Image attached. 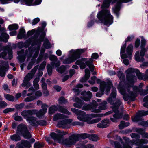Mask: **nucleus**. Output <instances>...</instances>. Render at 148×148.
<instances>
[{
  "instance_id": "nucleus-1",
  "label": "nucleus",
  "mask_w": 148,
  "mask_h": 148,
  "mask_svg": "<svg viewBox=\"0 0 148 148\" xmlns=\"http://www.w3.org/2000/svg\"><path fill=\"white\" fill-rule=\"evenodd\" d=\"M125 72L128 83L123 86H121L122 82H120L118 89H119V88H122L123 91L125 93V95H126V96H128V93L127 92V89H128L130 91V88L137 80V77L135 75V74L136 75L138 79H139L144 80V76H143L140 71L136 69L129 68Z\"/></svg>"
},
{
  "instance_id": "nucleus-2",
  "label": "nucleus",
  "mask_w": 148,
  "mask_h": 148,
  "mask_svg": "<svg viewBox=\"0 0 148 148\" xmlns=\"http://www.w3.org/2000/svg\"><path fill=\"white\" fill-rule=\"evenodd\" d=\"M71 110L74 113L77 114V116L78 119L80 121L87 122L89 124H93L96 123L100 121L101 119L98 118L92 120H91L92 118L96 117L99 116L102 117L105 115H109L112 113V111H109L104 114H92L89 115L86 114L85 112L81 111L79 110L74 108H72Z\"/></svg>"
},
{
  "instance_id": "nucleus-3",
  "label": "nucleus",
  "mask_w": 148,
  "mask_h": 148,
  "mask_svg": "<svg viewBox=\"0 0 148 148\" xmlns=\"http://www.w3.org/2000/svg\"><path fill=\"white\" fill-rule=\"evenodd\" d=\"M146 89H140L138 88L137 86H135L133 87V92L130 91L128 89H127V92L128 93V96L125 95V93L123 91L122 89L121 88H119V92L123 95V98L125 101H127L128 100L131 101H134L135 98L137 96V93L140 92L142 95H145L148 94V85L146 86Z\"/></svg>"
},
{
  "instance_id": "nucleus-4",
  "label": "nucleus",
  "mask_w": 148,
  "mask_h": 148,
  "mask_svg": "<svg viewBox=\"0 0 148 148\" xmlns=\"http://www.w3.org/2000/svg\"><path fill=\"white\" fill-rule=\"evenodd\" d=\"M107 102L103 101L100 104L98 109L97 108L98 104L96 101L93 100L91 103L89 104H85L82 108V109L84 110H90L92 112L95 113H99L101 110H104L107 108Z\"/></svg>"
},
{
  "instance_id": "nucleus-5",
  "label": "nucleus",
  "mask_w": 148,
  "mask_h": 148,
  "mask_svg": "<svg viewBox=\"0 0 148 148\" xmlns=\"http://www.w3.org/2000/svg\"><path fill=\"white\" fill-rule=\"evenodd\" d=\"M97 17L105 25H109L113 23V17L108 10H103L100 11L97 14Z\"/></svg>"
},
{
  "instance_id": "nucleus-6",
  "label": "nucleus",
  "mask_w": 148,
  "mask_h": 148,
  "mask_svg": "<svg viewBox=\"0 0 148 148\" xmlns=\"http://www.w3.org/2000/svg\"><path fill=\"white\" fill-rule=\"evenodd\" d=\"M110 97L107 99V101L112 105L113 111L117 114L118 112V107L122 103L119 99H118L114 103V101L116 97V91L115 88L112 87Z\"/></svg>"
},
{
  "instance_id": "nucleus-7",
  "label": "nucleus",
  "mask_w": 148,
  "mask_h": 148,
  "mask_svg": "<svg viewBox=\"0 0 148 148\" xmlns=\"http://www.w3.org/2000/svg\"><path fill=\"white\" fill-rule=\"evenodd\" d=\"M82 138L84 139L90 137V135L86 133L81 134L79 135ZM79 135H72L69 137L68 139L66 140L64 142V144L66 145H74L78 140Z\"/></svg>"
},
{
  "instance_id": "nucleus-8",
  "label": "nucleus",
  "mask_w": 148,
  "mask_h": 148,
  "mask_svg": "<svg viewBox=\"0 0 148 148\" xmlns=\"http://www.w3.org/2000/svg\"><path fill=\"white\" fill-rule=\"evenodd\" d=\"M85 51L84 49H78L76 51L72 50L73 53L71 57H69L64 60L63 62L64 64L71 63L73 61L79 58L81 53H84Z\"/></svg>"
},
{
  "instance_id": "nucleus-9",
  "label": "nucleus",
  "mask_w": 148,
  "mask_h": 148,
  "mask_svg": "<svg viewBox=\"0 0 148 148\" xmlns=\"http://www.w3.org/2000/svg\"><path fill=\"white\" fill-rule=\"evenodd\" d=\"M112 0H104L103 5L101 7L102 8H108L110 6V3ZM129 0H114L113 3H117V5L114 8H113V11L115 13H117L119 10V5L122 2H127Z\"/></svg>"
},
{
  "instance_id": "nucleus-10",
  "label": "nucleus",
  "mask_w": 148,
  "mask_h": 148,
  "mask_svg": "<svg viewBox=\"0 0 148 148\" xmlns=\"http://www.w3.org/2000/svg\"><path fill=\"white\" fill-rule=\"evenodd\" d=\"M112 84L111 82H109L106 85L105 82H103L100 84V89L101 92H98L96 95V96L97 97H101L103 94V92L105 89H106L107 92V95H108V93L110 90V88L112 86Z\"/></svg>"
},
{
  "instance_id": "nucleus-11",
  "label": "nucleus",
  "mask_w": 148,
  "mask_h": 148,
  "mask_svg": "<svg viewBox=\"0 0 148 148\" xmlns=\"http://www.w3.org/2000/svg\"><path fill=\"white\" fill-rule=\"evenodd\" d=\"M40 48V46L34 47L33 48H29L28 50L26 51V54L29 58L31 56L33 53H34L33 57L34 58H35L38 55Z\"/></svg>"
},
{
  "instance_id": "nucleus-12",
  "label": "nucleus",
  "mask_w": 148,
  "mask_h": 148,
  "mask_svg": "<svg viewBox=\"0 0 148 148\" xmlns=\"http://www.w3.org/2000/svg\"><path fill=\"white\" fill-rule=\"evenodd\" d=\"M147 115H148V110L139 111L136 114V116L132 117V121L134 122H138L140 121H143L141 117Z\"/></svg>"
},
{
  "instance_id": "nucleus-13",
  "label": "nucleus",
  "mask_w": 148,
  "mask_h": 148,
  "mask_svg": "<svg viewBox=\"0 0 148 148\" xmlns=\"http://www.w3.org/2000/svg\"><path fill=\"white\" fill-rule=\"evenodd\" d=\"M48 106L46 104L42 105L41 107L42 109L38 111L36 110H35L34 114H36V116L38 117H40L45 114L47 112Z\"/></svg>"
},
{
  "instance_id": "nucleus-14",
  "label": "nucleus",
  "mask_w": 148,
  "mask_h": 148,
  "mask_svg": "<svg viewBox=\"0 0 148 148\" xmlns=\"http://www.w3.org/2000/svg\"><path fill=\"white\" fill-rule=\"evenodd\" d=\"M9 68L7 62H1L0 63V75L4 77L5 74V72Z\"/></svg>"
},
{
  "instance_id": "nucleus-15",
  "label": "nucleus",
  "mask_w": 148,
  "mask_h": 148,
  "mask_svg": "<svg viewBox=\"0 0 148 148\" xmlns=\"http://www.w3.org/2000/svg\"><path fill=\"white\" fill-rule=\"evenodd\" d=\"M72 120L71 119L64 120L59 122L57 126L59 127L68 128L69 127V125L72 122Z\"/></svg>"
},
{
  "instance_id": "nucleus-16",
  "label": "nucleus",
  "mask_w": 148,
  "mask_h": 148,
  "mask_svg": "<svg viewBox=\"0 0 148 148\" xmlns=\"http://www.w3.org/2000/svg\"><path fill=\"white\" fill-rule=\"evenodd\" d=\"M33 76V75L31 73L27 74L24 78L23 82L21 85L23 87L26 86L27 88L30 87L31 84L29 81L32 78Z\"/></svg>"
},
{
  "instance_id": "nucleus-17",
  "label": "nucleus",
  "mask_w": 148,
  "mask_h": 148,
  "mask_svg": "<svg viewBox=\"0 0 148 148\" xmlns=\"http://www.w3.org/2000/svg\"><path fill=\"white\" fill-rule=\"evenodd\" d=\"M99 57L98 54L96 53H93L92 55V58L89 59V61L86 62V65L89 67L91 71L92 72L94 70V66L92 64V62L93 60L92 59H97Z\"/></svg>"
},
{
  "instance_id": "nucleus-18",
  "label": "nucleus",
  "mask_w": 148,
  "mask_h": 148,
  "mask_svg": "<svg viewBox=\"0 0 148 148\" xmlns=\"http://www.w3.org/2000/svg\"><path fill=\"white\" fill-rule=\"evenodd\" d=\"M111 144L115 146V148H132L127 143H124L122 142H121V144L117 142H114L113 141H110Z\"/></svg>"
},
{
  "instance_id": "nucleus-19",
  "label": "nucleus",
  "mask_w": 148,
  "mask_h": 148,
  "mask_svg": "<svg viewBox=\"0 0 148 148\" xmlns=\"http://www.w3.org/2000/svg\"><path fill=\"white\" fill-rule=\"evenodd\" d=\"M49 59L50 60L52 61L51 63V65L53 67L54 66L57 67L60 65V61H58L56 62H55L58 60V58L56 56L54 55H51L49 56Z\"/></svg>"
},
{
  "instance_id": "nucleus-20",
  "label": "nucleus",
  "mask_w": 148,
  "mask_h": 148,
  "mask_svg": "<svg viewBox=\"0 0 148 148\" xmlns=\"http://www.w3.org/2000/svg\"><path fill=\"white\" fill-rule=\"evenodd\" d=\"M146 42V40L145 39L143 38L142 39L140 46L141 50L140 51V55L141 56H144L145 52L148 49V47L145 48Z\"/></svg>"
},
{
  "instance_id": "nucleus-21",
  "label": "nucleus",
  "mask_w": 148,
  "mask_h": 148,
  "mask_svg": "<svg viewBox=\"0 0 148 148\" xmlns=\"http://www.w3.org/2000/svg\"><path fill=\"white\" fill-rule=\"evenodd\" d=\"M130 142L132 144L139 145L141 144L147 143H148V140L146 139H137L136 140H133L130 141Z\"/></svg>"
},
{
  "instance_id": "nucleus-22",
  "label": "nucleus",
  "mask_w": 148,
  "mask_h": 148,
  "mask_svg": "<svg viewBox=\"0 0 148 148\" xmlns=\"http://www.w3.org/2000/svg\"><path fill=\"white\" fill-rule=\"evenodd\" d=\"M35 112V110H24L21 113V114L25 119H26L27 120L28 117L29 116L32 115L34 114V113Z\"/></svg>"
},
{
  "instance_id": "nucleus-23",
  "label": "nucleus",
  "mask_w": 148,
  "mask_h": 148,
  "mask_svg": "<svg viewBox=\"0 0 148 148\" xmlns=\"http://www.w3.org/2000/svg\"><path fill=\"white\" fill-rule=\"evenodd\" d=\"M42 0H35L33 3V0H23L24 2L26 5H36L40 4Z\"/></svg>"
},
{
  "instance_id": "nucleus-24",
  "label": "nucleus",
  "mask_w": 148,
  "mask_h": 148,
  "mask_svg": "<svg viewBox=\"0 0 148 148\" xmlns=\"http://www.w3.org/2000/svg\"><path fill=\"white\" fill-rule=\"evenodd\" d=\"M27 129V127L25 125L23 124H20L17 127L16 133L17 134H22Z\"/></svg>"
},
{
  "instance_id": "nucleus-25",
  "label": "nucleus",
  "mask_w": 148,
  "mask_h": 148,
  "mask_svg": "<svg viewBox=\"0 0 148 148\" xmlns=\"http://www.w3.org/2000/svg\"><path fill=\"white\" fill-rule=\"evenodd\" d=\"M101 122V123H99L97 125V127L99 128H104L108 127V124H110V121L108 119H106L102 120Z\"/></svg>"
},
{
  "instance_id": "nucleus-26",
  "label": "nucleus",
  "mask_w": 148,
  "mask_h": 148,
  "mask_svg": "<svg viewBox=\"0 0 148 148\" xmlns=\"http://www.w3.org/2000/svg\"><path fill=\"white\" fill-rule=\"evenodd\" d=\"M73 100L74 102H76L78 103V104L74 103L73 104V106L77 108H81L82 107V105L84 103V102L83 101L81 100L78 97H75Z\"/></svg>"
},
{
  "instance_id": "nucleus-27",
  "label": "nucleus",
  "mask_w": 148,
  "mask_h": 148,
  "mask_svg": "<svg viewBox=\"0 0 148 148\" xmlns=\"http://www.w3.org/2000/svg\"><path fill=\"white\" fill-rule=\"evenodd\" d=\"M81 94L82 95L83 94H85L87 95L88 96V97L84 96L82 98V99L86 101H89L90 100L92 96V92L89 91L87 92L84 91V92H82Z\"/></svg>"
},
{
  "instance_id": "nucleus-28",
  "label": "nucleus",
  "mask_w": 148,
  "mask_h": 148,
  "mask_svg": "<svg viewBox=\"0 0 148 148\" xmlns=\"http://www.w3.org/2000/svg\"><path fill=\"white\" fill-rule=\"evenodd\" d=\"M36 119V118L32 116L27 118V120L31 125L36 126L38 125V121H37Z\"/></svg>"
},
{
  "instance_id": "nucleus-29",
  "label": "nucleus",
  "mask_w": 148,
  "mask_h": 148,
  "mask_svg": "<svg viewBox=\"0 0 148 148\" xmlns=\"http://www.w3.org/2000/svg\"><path fill=\"white\" fill-rule=\"evenodd\" d=\"M67 118V116L61 113H57L54 115L53 119L54 121H56L60 119H66Z\"/></svg>"
},
{
  "instance_id": "nucleus-30",
  "label": "nucleus",
  "mask_w": 148,
  "mask_h": 148,
  "mask_svg": "<svg viewBox=\"0 0 148 148\" xmlns=\"http://www.w3.org/2000/svg\"><path fill=\"white\" fill-rule=\"evenodd\" d=\"M133 46L132 45L130 44L128 45L126 49V52L127 56H129L130 58H131V55L133 51Z\"/></svg>"
},
{
  "instance_id": "nucleus-31",
  "label": "nucleus",
  "mask_w": 148,
  "mask_h": 148,
  "mask_svg": "<svg viewBox=\"0 0 148 148\" xmlns=\"http://www.w3.org/2000/svg\"><path fill=\"white\" fill-rule=\"evenodd\" d=\"M135 131L141 135L143 137L147 138L148 137V133L145 132V131L141 129L136 128Z\"/></svg>"
},
{
  "instance_id": "nucleus-32",
  "label": "nucleus",
  "mask_w": 148,
  "mask_h": 148,
  "mask_svg": "<svg viewBox=\"0 0 148 148\" xmlns=\"http://www.w3.org/2000/svg\"><path fill=\"white\" fill-rule=\"evenodd\" d=\"M20 143L21 146L23 147V146L29 148L31 146V145L30 142L25 140H22Z\"/></svg>"
},
{
  "instance_id": "nucleus-33",
  "label": "nucleus",
  "mask_w": 148,
  "mask_h": 148,
  "mask_svg": "<svg viewBox=\"0 0 148 148\" xmlns=\"http://www.w3.org/2000/svg\"><path fill=\"white\" fill-rule=\"evenodd\" d=\"M1 36L2 37L0 36V41L4 42H6L9 37V35L5 33H2L1 34Z\"/></svg>"
},
{
  "instance_id": "nucleus-34",
  "label": "nucleus",
  "mask_w": 148,
  "mask_h": 148,
  "mask_svg": "<svg viewBox=\"0 0 148 148\" xmlns=\"http://www.w3.org/2000/svg\"><path fill=\"white\" fill-rule=\"evenodd\" d=\"M129 58L130 59L131 58H130L129 56H127V55L126 54H123L121 56V58L124 59L123 62L126 65H128L130 63L129 60L126 58Z\"/></svg>"
},
{
  "instance_id": "nucleus-35",
  "label": "nucleus",
  "mask_w": 148,
  "mask_h": 148,
  "mask_svg": "<svg viewBox=\"0 0 148 148\" xmlns=\"http://www.w3.org/2000/svg\"><path fill=\"white\" fill-rule=\"evenodd\" d=\"M85 59H82V61L77 60L76 62V64L77 65H79L81 69H84L86 67V66L85 63L84 62H82V61H85Z\"/></svg>"
},
{
  "instance_id": "nucleus-36",
  "label": "nucleus",
  "mask_w": 148,
  "mask_h": 148,
  "mask_svg": "<svg viewBox=\"0 0 148 148\" xmlns=\"http://www.w3.org/2000/svg\"><path fill=\"white\" fill-rule=\"evenodd\" d=\"M25 30L23 28H21L20 29L19 33L17 36L18 39H20L24 37L25 35Z\"/></svg>"
},
{
  "instance_id": "nucleus-37",
  "label": "nucleus",
  "mask_w": 148,
  "mask_h": 148,
  "mask_svg": "<svg viewBox=\"0 0 148 148\" xmlns=\"http://www.w3.org/2000/svg\"><path fill=\"white\" fill-rule=\"evenodd\" d=\"M122 116V113H120L118 114H115L113 115L114 118H110V120L113 122H116L117 121V120L121 118Z\"/></svg>"
},
{
  "instance_id": "nucleus-38",
  "label": "nucleus",
  "mask_w": 148,
  "mask_h": 148,
  "mask_svg": "<svg viewBox=\"0 0 148 148\" xmlns=\"http://www.w3.org/2000/svg\"><path fill=\"white\" fill-rule=\"evenodd\" d=\"M58 110L61 113H63L68 115H69L71 114V113L69 112L67 109L65 108H64L62 106H60L59 107Z\"/></svg>"
},
{
  "instance_id": "nucleus-39",
  "label": "nucleus",
  "mask_w": 148,
  "mask_h": 148,
  "mask_svg": "<svg viewBox=\"0 0 148 148\" xmlns=\"http://www.w3.org/2000/svg\"><path fill=\"white\" fill-rule=\"evenodd\" d=\"M135 58L136 60L138 62H140L142 60V58L143 56H141L140 55V53L139 54V52L136 51L135 54Z\"/></svg>"
},
{
  "instance_id": "nucleus-40",
  "label": "nucleus",
  "mask_w": 148,
  "mask_h": 148,
  "mask_svg": "<svg viewBox=\"0 0 148 148\" xmlns=\"http://www.w3.org/2000/svg\"><path fill=\"white\" fill-rule=\"evenodd\" d=\"M130 124V123L129 122L125 123L124 121H122L121 122L119 126V128L121 130L122 129L124 128L129 126Z\"/></svg>"
},
{
  "instance_id": "nucleus-41",
  "label": "nucleus",
  "mask_w": 148,
  "mask_h": 148,
  "mask_svg": "<svg viewBox=\"0 0 148 148\" xmlns=\"http://www.w3.org/2000/svg\"><path fill=\"white\" fill-rule=\"evenodd\" d=\"M57 110V107L54 105H52L49 109V113L50 114H53Z\"/></svg>"
},
{
  "instance_id": "nucleus-42",
  "label": "nucleus",
  "mask_w": 148,
  "mask_h": 148,
  "mask_svg": "<svg viewBox=\"0 0 148 148\" xmlns=\"http://www.w3.org/2000/svg\"><path fill=\"white\" fill-rule=\"evenodd\" d=\"M10 138L12 140L15 141H19L21 139L20 136L17 134L12 135L10 136Z\"/></svg>"
},
{
  "instance_id": "nucleus-43",
  "label": "nucleus",
  "mask_w": 148,
  "mask_h": 148,
  "mask_svg": "<svg viewBox=\"0 0 148 148\" xmlns=\"http://www.w3.org/2000/svg\"><path fill=\"white\" fill-rule=\"evenodd\" d=\"M43 45L46 49H48L51 47V45L47 38H45L43 44Z\"/></svg>"
},
{
  "instance_id": "nucleus-44",
  "label": "nucleus",
  "mask_w": 148,
  "mask_h": 148,
  "mask_svg": "<svg viewBox=\"0 0 148 148\" xmlns=\"http://www.w3.org/2000/svg\"><path fill=\"white\" fill-rule=\"evenodd\" d=\"M4 48L5 49H7L8 51V59L9 60L11 59L12 57V51L11 49L10 48L9 46H6Z\"/></svg>"
},
{
  "instance_id": "nucleus-45",
  "label": "nucleus",
  "mask_w": 148,
  "mask_h": 148,
  "mask_svg": "<svg viewBox=\"0 0 148 148\" xmlns=\"http://www.w3.org/2000/svg\"><path fill=\"white\" fill-rule=\"evenodd\" d=\"M24 137L26 139H29L31 137V135L27 129V130L22 134Z\"/></svg>"
},
{
  "instance_id": "nucleus-46",
  "label": "nucleus",
  "mask_w": 148,
  "mask_h": 148,
  "mask_svg": "<svg viewBox=\"0 0 148 148\" xmlns=\"http://www.w3.org/2000/svg\"><path fill=\"white\" fill-rule=\"evenodd\" d=\"M66 69L65 67L63 65H62L60 66V67H58L57 68L56 70L58 73H62L65 71Z\"/></svg>"
},
{
  "instance_id": "nucleus-47",
  "label": "nucleus",
  "mask_w": 148,
  "mask_h": 148,
  "mask_svg": "<svg viewBox=\"0 0 148 148\" xmlns=\"http://www.w3.org/2000/svg\"><path fill=\"white\" fill-rule=\"evenodd\" d=\"M18 28V26L16 24H13L10 25L8 27L9 29L10 30L17 29Z\"/></svg>"
},
{
  "instance_id": "nucleus-48",
  "label": "nucleus",
  "mask_w": 148,
  "mask_h": 148,
  "mask_svg": "<svg viewBox=\"0 0 148 148\" xmlns=\"http://www.w3.org/2000/svg\"><path fill=\"white\" fill-rule=\"evenodd\" d=\"M58 102L60 104H65L67 102V101L64 97H61L59 99Z\"/></svg>"
},
{
  "instance_id": "nucleus-49",
  "label": "nucleus",
  "mask_w": 148,
  "mask_h": 148,
  "mask_svg": "<svg viewBox=\"0 0 148 148\" xmlns=\"http://www.w3.org/2000/svg\"><path fill=\"white\" fill-rule=\"evenodd\" d=\"M89 139L93 141H97L99 139V138L96 135L92 134L90 135Z\"/></svg>"
},
{
  "instance_id": "nucleus-50",
  "label": "nucleus",
  "mask_w": 148,
  "mask_h": 148,
  "mask_svg": "<svg viewBox=\"0 0 148 148\" xmlns=\"http://www.w3.org/2000/svg\"><path fill=\"white\" fill-rule=\"evenodd\" d=\"M52 65L48 64L47 66V71L49 75H51L52 73V69L53 68Z\"/></svg>"
},
{
  "instance_id": "nucleus-51",
  "label": "nucleus",
  "mask_w": 148,
  "mask_h": 148,
  "mask_svg": "<svg viewBox=\"0 0 148 148\" xmlns=\"http://www.w3.org/2000/svg\"><path fill=\"white\" fill-rule=\"evenodd\" d=\"M5 97L6 99L9 101H13L14 100V97L9 94H7L5 95Z\"/></svg>"
},
{
  "instance_id": "nucleus-52",
  "label": "nucleus",
  "mask_w": 148,
  "mask_h": 148,
  "mask_svg": "<svg viewBox=\"0 0 148 148\" xmlns=\"http://www.w3.org/2000/svg\"><path fill=\"white\" fill-rule=\"evenodd\" d=\"M44 145L43 143H40L39 142L36 143L34 145L35 148H40L43 147Z\"/></svg>"
},
{
  "instance_id": "nucleus-53",
  "label": "nucleus",
  "mask_w": 148,
  "mask_h": 148,
  "mask_svg": "<svg viewBox=\"0 0 148 148\" xmlns=\"http://www.w3.org/2000/svg\"><path fill=\"white\" fill-rule=\"evenodd\" d=\"M143 101L145 103L143 104V106L145 107L148 108V95L144 97Z\"/></svg>"
},
{
  "instance_id": "nucleus-54",
  "label": "nucleus",
  "mask_w": 148,
  "mask_h": 148,
  "mask_svg": "<svg viewBox=\"0 0 148 148\" xmlns=\"http://www.w3.org/2000/svg\"><path fill=\"white\" fill-rule=\"evenodd\" d=\"M36 98V97L34 96L29 97L26 98L25 99V101L28 102L33 101Z\"/></svg>"
},
{
  "instance_id": "nucleus-55",
  "label": "nucleus",
  "mask_w": 148,
  "mask_h": 148,
  "mask_svg": "<svg viewBox=\"0 0 148 148\" xmlns=\"http://www.w3.org/2000/svg\"><path fill=\"white\" fill-rule=\"evenodd\" d=\"M118 76L121 80H123L125 78V76L124 73L121 72H119L118 73Z\"/></svg>"
},
{
  "instance_id": "nucleus-56",
  "label": "nucleus",
  "mask_w": 148,
  "mask_h": 148,
  "mask_svg": "<svg viewBox=\"0 0 148 148\" xmlns=\"http://www.w3.org/2000/svg\"><path fill=\"white\" fill-rule=\"evenodd\" d=\"M96 77L95 76H93L91 77L90 80L88 81V82L92 84H94L95 82Z\"/></svg>"
},
{
  "instance_id": "nucleus-57",
  "label": "nucleus",
  "mask_w": 148,
  "mask_h": 148,
  "mask_svg": "<svg viewBox=\"0 0 148 148\" xmlns=\"http://www.w3.org/2000/svg\"><path fill=\"white\" fill-rule=\"evenodd\" d=\"M50 135L52 138L55 140H58V135L56 133L53 132L50 134Z\"/></svg>"
},
{
  "instance_id": "nucleus-58",
  "label": "nucleus",
  "mask_w": 148,
  "mask_h": 148,
  "mask_svg": "<svg viewBox=\"0 0 148 148\" xmlns=\"http://www.w3.org/2000/svg\"><path fill=\"white\" fill-rule=\"evenodd\" d=\"M131 138H139L140 137V136L135 133H132L130 134Z\"/></svg>"
},
{
  "instance_id": "nucleus-59",
  "label": "nucleus",
  "mask_w": 148,
  "mask_h": 148,
  "mask_svg": "<svg viewBox=\"0 0 148 148\" xmlns=\"http://www.w3.org/2000/svg\"><path fill=\"white\" fill-rule=\"evenodd\" d=\"M38 125L42 126L45 125H47V123L45 121L42 120H40L38 121Z\"/></svg>"
},
{
  "instance_id": "nucleus-60",
  "label": "nucleus",
  "mask_w": 148,
  "mask_h": 148,
  "mask_svg": "<svg viewBox=\"0 0 148 148\" xmlns=\"http://www.w3.org/2000/svg\"><path fill=\"white\" fill-rule=\"evenodd\" d=\"M56 132L58 134V135L60 136H63L66 135L67 133L66 132L61 131L58 130H57Z\"/></svg>"
},
{
  "instance_id": "nucleus-61",
  "label": "nucleus",
  "mask_w": 148,
  "mask_h": 148,
  "mask_svg": "<svg viewBox=\"0 0 148 148\" xmlns=\"http://www.w3.org/2000/svg\"><path fill=\"white\" fill-rule=\"evenodd\" d=\"M85 75L86 77H87V78H89L90 76V72L89 70L88 69H85Z\"/></svg>"
},
{
  "instance_id": "nucleus-62",
  "label": "nucleus",
  "mask_w": 148,
  "mask_h": 148,
  "mask_svg": "<svg viewBox=\"0 0 148 148\" xmlns=\"http://www.w3.org/2000/svg\"><path fill=\"white\" fill-rule=\"evenodd\" d=\"M45 35L46 34L44 32L40 36V39L39 40V43H40V42L43 41Z\"/></svg>"
},
{
  "instance_id": "nucleus-63",
  "label": "nucleus",
  "mask_w": 148,
  "mask_h": 148,
  "mask_svg": "<svg viewBox=\"0 0 148 148\" xmlns=\"http://www.w3.org/2000/svg\"><path fill=\"white\" fill-rule=\"evenodd\" d=\"M7 104L4 101H1L0 102V108H4L7 106Z\"/></svg>"
},
{
  "instance_id": "nucleus-64",
  "label": "nucleus",
  "mask_w": 148,
  "mask_h": 148,
  "mask_svg": "<svg viewBox=\"0 0 148 148\" xmlns=\"http://www.w3.org/2000/svg\"><path fill=\"white\" fill-rule=\"evenodd\" d=\"M139 124L141 125L144 126L145 127L148 126V121H142Z\"/></svg>"
}]
</instances>
